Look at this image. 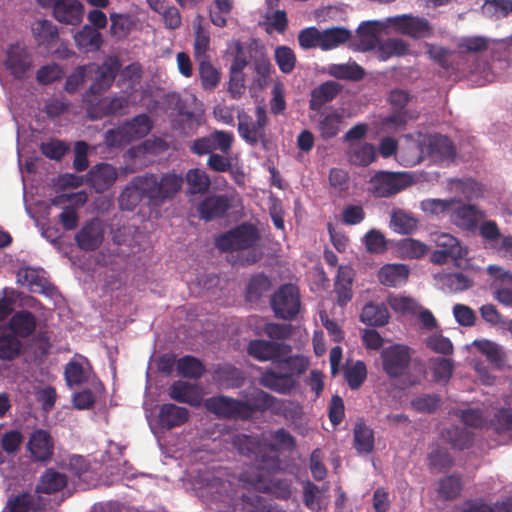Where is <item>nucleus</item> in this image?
Listing matches in <instances>:
<instances>
[{"mask_svg":"<svg viewBox=\"0 0 512 512\" xmlns=\"http://www.w3.org/2000/svg\"><path fill=\"white\" fill-rule=\"evenodd\" d=\"M184 178L175 172L158 177L153 173L133 177L121 192L118 202L121 210L133 211L142 199L150 205L160 206L172 200L181 190Z\"/></svg>","mask_w":512,"mask_h":512,"instance_id":"f257e3e1","label":"nucleus"},{"mask_svg":"<svg viewBox=\"0 0 512 512\" xmlns=\"http://www.w3.org/2000/svg\"><path fill=\"white\" fill-rule=\"evenodd\" d=\"M200 496L211 510L232 512L239 498L246 501L245 494H239V485L216 476L206 477Z\"/></svg>","mask_w":512,"mask_h":512,"instance_id":"f03ea898","label":"nucleus"},{"mask_svg":"<svg viewBox=\"0 0 512 512\" xmlns=\"http://www.w3.org/2000/svg\"><path fill=\"white\" fill-rule=\"evenodd\" d=\"M86 67L87 74H91L94 77L88 91L83 95V101L91 103L90 96L102 95L112 86L120 72L121 63L118 57L109 56L101 64L89 63Z\"/></svg>","mask_w":512,"mask_h":512,"instance_id":"7ed1b4c3","label":"nucleus"},{"mask_svg":"<svg viewBox=\"0 0 512 512\" xmlns=\"http://www.w3.org/2000/svg\"><path fill=\"white\" fill-rule=\"evenodd\" d=\"M260 240L258 229L249 223H242L215 239V246L221 252H234L254 247Z\"/></svg>","mask_w":512,"mask_h":512,"instance_id":"20e7f679","label":"nucleus"},{"mask_svg":"<svg viewBox=\"0 0 512 512\" xmlns=\"http://www.w3.org/2000/svg\"><path fill=\"white\" fill-rule=\"evenodd\" d=\"M407 172L377 171L368 181V192L375 198H389L412 184Z\"/></svg>","mask_w":512,"mask_h":512,"instance_id":"39448f33","label":"nucleus"},{"mask_svg":"<svg viewBox=\"0 0 512 512\" xmlns=\"http://www.w3.org/2000/svg\"><path fill=\"white\" fill-rule=\"evenodd\" d=\"M205 409L219 419L247 421L250 408L243 400L225 395L209 397L204 402Z\"/></svg>","mask_w":512,"mask_h":512,"instance_id":"423d86ee","label":"nucleus"},{"mask_svg":"<svg viewBox=\"0 0 512 512\" xmlns=\"http://www.w3.org/2000/svg\"><path fill=\"white\" fill-rule=\"evenodd\" d=\"M268 116L262 106L255 109V120L247 114L238 116V133L249 145L256 146L259 142H266V126Z\"/></svg>","mask_w":512,"mask_h":512,"instance_id":"0eeeda50","label":"nucleus"},{"mask_svg":"<svg viewBox=\"0 0 512 512\" xmlns=\"http://www.w3.org/2000/svg\"><path fill=\"white\" fill-rule=\"evenodd\" d=\"M271 308L277 318L283 320L294 319L300 310V294L292 284L281 285L271 297Z\"/></svg>","mask_w":512,"mask_h":512,"instance_id":"6e6552de","label":"nucleus"},{"mask_svg":"<svg viewBox=\"0 0 512 512\" xmlns=\"http://www.w3.org/2000/svg\"><path fill=\"white\" fill-rule=\"evenodd\" d=\"M380 358L383 371L390 378H399L407 374L411 363L409 347L401 344H394L384 348L381 351Z\"/></svg>","mask_w":512,"mask_h":512,"instance_id":"1a4fd4ad","label":"nucleus"},{"mask_svg":"<svg viewBox=\"0 0 512 512\" xmlns=\"http://www.w3.org/2000/svg\"><path fill=\"white\" fill-rule=\"evenodd\" d=\"M234 142V135L225 130H214L210 134L196 138L190 145V151L197 155H210L215 151L229 154Z\"/></svg>","mask_w":512,"mask_h":512,"instance_id":"9d476101","label":"nucleus"},{"mask_svg":"<svg viewBox=\"0 0 512 512\" xmlns=\"http://www.w3.org/2000/svg\"><path fill=\"white\" fill-rule=\"evenodd\" d=\"M5 67L18 80L28 77L33 68V55L24 43L9 45L6 52Z\"/></svg>","mask_w":512,"mask_h":512,"instance_id":"9b49d317","label":"nucleus"},{"mask_svg":"<svg viewBox=\"0 0 512 512\" xmlns=\"http://www.w3.org/2000/svg\"><path fill=\"white\" fill-rule=\"evenodd\" d=\"M479 235L487 248L501 257L512 260V235H502L495 221H483L479 227Z\"/></svg>","mask_w":512,"mask_h":512,"instance_id":"f8f14e48","label":"nucleus"},{"mask_svg":"<svg viewBox=\"0 0 512 512\" xmlns=\"http://www.w3.org/2000/svg\"><path fill=\"white\" fill-rule=\"evenodd\" d=\"M388 22L396 32L413 39H424L433 35V27L424 17L403 14L388 18Z\"/></svg>","mask_w":512,"mask_h":512,"instance_id":"ddd939ff","label":"nucleus"},{"mask_svg":"<svg viewBox=\"0 0 512 512\" xmlns=\"http://www.w3.org/2000/svg\"><path fill=\"white\" fill-rule=\"evenodd\" d=\"M248 354L258 361L277 362L292 351L290 345L284 342L255 339L250 341Z\"/></svg>","mask_w":512,"mask_h":512,"instance_id":"4468645a","label":"nucleus"},{"mask_svg":"<svg viewBox=\"0 0 512 512\" xmlns=\"http://www.w3.org/2000/svg\"><path fill=\"white\" fill-rule=\"evenodd\" d=\"M486 218L484 210L473 204H465L462 201L456 204L450 213V222L464 231L479 229V223Z\"/></svg>","mask_w":512,"mask_h":512,"instance_id":"2eb2a0df","label":"nucleus"},{"mask_svg":"<svg viewBox=\"0 0 512 512\" xmlns=\"http://www.w3.org/2000/svg\"><path fill=\"white\" fill-rule=\"evenodd\" d=\"M487 272L493 278L491 287L494 299L512 307V273L497 265H489Z\"/></svg>","mask_w":512,"mask_h":512,"instance_id":"dca6fc26","label":"nucleus"},{"mask_svg":"<svg viewBox=\"0 0 512 512\" xmlns=\"http://www.w3.org/2000/svg\"><path fill=\"white\" fill-rule=\"evenodd\" d=\"M104 240V229L99 219L87 221L75 235L78 247L83 251H94Z\"/></svg>","mask_w":512,"mask_h":512,"instance_id":"f3484780","label":"nucleus"},{"mask_svg":"<svg viewBox=\"0 0 512 512\" xmlns=\"http://www.w3.org/2000/svg\"><path fill=\"white\" fill-rule=\"evenodd\" d=\"M117 176V171L111 164L98 163L85 175V182L97 193H103L115 183Z\"/></svg>","mask_w":512,"mask_h":512,"instance_id":"a211bd4d","label":"nucleus"},{"mask_svg":"<svg viewBox=\"0 0 512 512\" xmlns=\"http://www.w3.org/2000/svg\"><path fill=\"white\" fill-rule=\"evenodd\" d=\"M231 208L227 195L206 196L197 206L199 217L204 221H212L223 217Z\"/></svg>","mask_w":512,"mask_h":512,"instance_id":"6ab92c4d","label":"nucleus"},{"mask_svg":"<svg viewBox=\"0 0 512 512\" xmlns=\"http://www.w3.org/2000/svg\"><path fill=\"white\" fill-rule=\"evenodd\" d=\"M27 448L34 461L47 462L53 456L54 444L52 437L45 430H36L31 434Z\"/></svg>","mask_w":512,"mask_h":512,"instance_id":"aec40b11","label":"nucleus"},{"mask_svg":"<svg viewBox=\"0 0 512 512\" xmlns=\"http://www.w3.org/2000/svg\"><path fill=\"white\" fill-rule=\"evenodd\" d=\"M53 16L60 23L78 25L83 20L84 6L79 0H56Z\"/></svg>","mask_w":512,"mask_h":512,"instance_id":"412c9836","label":"nucleus"},{"mask_svg":"<svg viewBox=\"0 0 512 512\" xmlns=\"http://www.w3.org/2000/svg\"><path fill=\"white\" fill-rule=\"evenodd\" d=\"M345 117L339 109L330 108L319 114L317 129L322 140L335 138L341 131Z\"/></svg>","mask_w":512,"mask_h":512,"instance_id":"4be33fe9","label":"nucleus"},{"mask_svg":"<svg viewBox=\"0 0 512 512\" xmlns=\"http://www.w3.org/2000/svg\"><path fill=\"white\" fill-rule=\"evenodd\" d=\"M342 89L343 86L340 83L332 80L320 84L311 92L309 109L319 112L324 105L332 102Z\"/></svg>","mask_w":512,"mask_h":512,"instance_id":"5701e85b","label":"nucleus"},{"mask_svg":"<svg viewBox=\"0 0 512 512\" xmlns=\"http://www.w3.org/2000/svg\"><path fill=\"white\" fill-rule=\"evenodd\" d=\"M169 397L179 403L197 407L201 403V393L197 385L178 380L172 383L168 391Z\"/></svg>","mask_w":512,"mask_h":512,"instance_id":"b1692460","label":"nucleus"},{"mask_svg":"<svg viewBox=\"0 0 512 512\" xmlns=\"http://www.w3.org/2000/svg\"><path fill=\"white\" fill-rule=\"evenodd\" d=\"M11 333L17 338H28L36 330L37 320L35 315L28 310L16 311L8 322Z\"/></svg>","mask_w":512,"mask_h":512,"instance_id":"393cba45","label":"nucleus"},{"mask_svg":"<svg viewBox=\"0 0 512 512\" xmlns=\"http://www.w3.org/2000/svg\"><path fill=\"white\" fill-rule=\"evenodd\" d=\"M44 508L43 499L29 492H22L9 497L6 504L8 512H41Z\"/></svg>","mask_w":512,"mask_h":512,"instance_id":"a878e982","label":"nucleus"},{"mask_svg":"<svg viewBox=\"0 0 512 512\" xmlns=\"http://www.w3.org/2000/svg\"><path fill=\"white\" fill-rule=\"evenodd\" d=\"M189 419V410L172 403H165L160 407L158 422L162 428L172 429L186 423Z\"/></svg>","mask_w":512,"mask_h":512,"instance_id":"bb28decb","label":"nucleus"},{"mask_svg":"<svg viewBox=\"0 0 512 512\" xmlns=\"http://www.w3.org/2000/svg\"><path fill=\"white\" fill-rule=\"evenodd\" d=\"M17 283L28 288L33 293H48L50 290L49 281L40 274L37 269L22 267L17 272Z\"/></svg>","mask_w":512,"mask_h":512,"instance_id":"cd10ccee","label":"nucleus"},{"mask_svg":"<svg viewBox=\"0 0 512 512\" xmlns=\"http://www.w3.org/2000/svg\"><path fill=\"white\" fill-rule=\"evenodd\" d=\"M353 447L360 455H368L374 451V430L363 420L356 422L353 428Z\"/></svg>","mask_w":512,"mask_h":512,"instance_id":"c85d7f7f","label":"nucleus"},{"mask_svg":"<svg viewBox=\"0 0 512 512\" xmlns=\"http://www.w3.org/2000/svg\"><path fill=\"white\" fill-rule=\"evenodd\" d=\"M259 383L272 391L280 394L289 393L295 387V379L290 374L277 373L266 370L259 378Z\"/></svg>","mask_w":512,"mask_h":512,"instance_id":"c756f323","label":"nucleus"},{"mask_svg":"<svg viewBox=\"0 0 512 512\" xmlns=\"http://www.w3.org/2000/svg\"><path fill=\"white\" fill-rule=\"evenodd\" d=\"M213 379L226 389L239 388L245 382L244 373L230 364L219 365L213 372Z\"/></svg>","mask_w":512,"mask_h":512,"instance_id":"7c9ffc66","label":"nucleus"},{"mask_svg":"<svg viewBox=\"0 0 512 512\" xmlns=\"http://www.w3.org/2000/svg\"><path fill=\"white\" fill-rule=\"evenodd\" d=\"M426 149L428 154L433 158L453 159L456 154V149L453 142L444 135L432 134L427 138Z\"/></svg>","mask_w":512,"mask_h":512,"instance_id":"2f4dec72","label":"nucleus"},{"mask_svg":"<svg viewBox=\"0 0 512 512\" xmlns=\"http://www.w3.org/2000/svg\"><path fill=\"white\" fill-rule=\"evenodd\" d=\"M389 226L398 234L409 235L417 230L418 219L411 212L395 208L391 211Z\"/></svg>","mask_w":512,"mask_h":512,"instance_id":"473e14b6","label":"nucleus"},{"mask_svg":"<svg viewBox=\"0 0 512 512\" xmlns=\"http://www.w3.org/2000/svg\"><path fill=\"white\" fill-rule=\"evenodd\" d=\"M185 181L187 184V194L205 195L211 187L210 176L200 168H192L186 172Z\"/></svg>","mask_w":512,"mask_h":512,"instance_id":"72a5a7b5","label":"nucleus"},{"mask_svg":"<svg viewBox=\"0 0 512 512\" xmlns=\"http://www.w3.org/2000/svg\"><path fill=\"white\" fill-rule=\"evenodd\" d=\"M389 319L390 315L384 304L369 302L365 304L360 314L361 322L373 327L384 326L389 322Z\"/></svg>","mask_w":512,"mask_h":512,"instance_id":"f704fd0d","label":"nucleus"},{"mask_svg":"<svg viewBox=\"0 0 512 512\" xmlns=\"http://www.w3.org/2000/svg\"><path fill=\"white\" fill-rule=\"evenodd\" d=\"M330 76L352 82L361 81L365 77V70L356 62H348L343 64H330L327 68Z\"/></svg>","mask_w":512,"mask_h":512,"instance_id":"c9c22d12","label":"nucleus"},{"mask_svg":"<svg viewBox=\"0 0 512 512\" xmlns=\"http://www.w3.org/2000/svg\"><path fill=\"white\" fill-rule=\"evenodd\" d=\"M75 43L85 52L97 51L103 44L101 33L90 25H84L74 36Z\"/></svg>","mask_w":512,"mask_h":512,"instance_id":"e433bc0d","label":"nucleus"},{"mask_svg":"<svg viewBox=\"0 0 512 512\" xmlns=\"http://www.w3.org/2000/svg\"><path fill=\"white\" fill-rule=\"evenodd\" d=\"M33 36L39 46L50 47L58 40V28L49 20H38L32 26Z\"/></svg>","mask_w":512,"mask_h":512,"instance_id":"4c0bfd02","label":"nucleus"},{"mask_svg":"<svg viewBox=\"0 0 512 512\" xmlns=\"http://www.w3.org/2000/svg\"><path fill=\"white\" fill-rule=\"evenodd\" d=\"M22 349V342L5 327L0 326V359L14 360L21 354Z\"/></svg>","mask_w":512,"mask_h":512,"instance_id":"58836bf2","label":"nucleus"},{"mask_svg":"<svg viewBox=\"0 0 512 512\" xmlns=\"http://www.w3.org/2000/svg\"><path fill=\"white\" fill-rule=\"evenodd\" d=\"M442 438L453 448L463 450L470 447L474 440V435L466 428L452 425L441 432Z\"/></svg>","mask_w":512,"mask_h":512,"instance_id":"ea45409f","label":"nucleus"},{"mask_svg":"<svg viewBox=\"0 0 512 512\" xmlns=\"http://www.w3.org/2000/svg\"><path fill=\"white\" fill-rule=\"evenodd\" d=\"M376 53L381 61L391 57H401L409 54V44L400 38H389L377 45Z\"/></svg>","mask_w":512,"mask_h":512,"instance_id":"a19ab883","label":"nucleus"},{"mask_svg":"<svg viewBox=\"0 0 512 512\" xmlns=\"http://www.w3.org/2000/svg\"><path fill=\"white\" fill-rule=\"evenodd\" d=\"M334 291L337 295V304L341 307L346 306L351 301L352 292V277L350 271L340 267L334 283Z\"/></svg>","mask_w":512,"mask_h":512,"instance_id":"79ce46f5","label":"nucleus"},{"mask_svg":"<svg viewBox=\"0 0 512 512\" xmlns=\"http://www.w3.org/2000/svg\"><path fill=\"white\" fill-rule=\"evenodd\" d=\"M379 32V24L376 21H367L359 25L357 34L359 37L358 49L366 52L374 50L378 44L377 33Z\"/></svg>","mask_w":512,"mask_h":512,"instance_id":"37998d69","label":"nucleus"},{"mask_svg":"<svg viewBox=\"0 0 512 512\" xmlns=\"http://www.w3.org/2000/svg\"><path fill=\"white\" fill-rule=\"evenodd\" d=\"M409 271L403 264L386 265L379 271V280L385 286L396 287L403 284Z\"/></svg>","mask_w":512,"mask_h":512,"instance_id":"c03bdc74","label":"nucleus"},{"mask_svg":"<svg viewBox=\"0 0 512 512\" xmlns=\"http://www.w3.org/2000/svg\"><path fill=\"white\" fill-rule=\"evenodd\" d=\"M177 372L187 379H200L205 373V366L198 358L186 355L177 360Z\"/></svg>","mask_w":512,"mask_h":512,"instance_id":"a18cd8bd","label":"nucleus"},{"mask_svg":"<svg viewBox=\"0 0 512 512\" xmlns=\"http://www.w3.org/2000/svg\"><path fill=\"white\" fill-rule=\"evenodd\" d=\"M67 484L64 474L54 470H47L40 478L36 491L39 493L52 494L62 490Z\"/></svg>","mask_w":512,"mask_h":512,"instance_id":"49530a36","label":"nucleus"},{"mask_svg":"<svg viewBox=\"0 0 512 512\" xmlns=\"http://www.w3.org/2000/svg\"><path fill=\"white\" fill-rule=\"evenodd\" d=\"M198 74L203 90L212 92L221 82V72L209 61L197 63Z\"/></svg>","mask_w":512,"mask_h":512,"instance_id":"de8ad7c7","label":"nucleus"},{"mask_svg":"<svg viewBox=\"0 0 512 512\" xmlns=\"http://www.w3.org/2000/svg\"><path fill=\"white\" fill-rule=\"evenodd\" d=\"M210 34L199 24L195 29L193 57L197 63L211 60Z\"/></svg>","mask_w":512,"mask_h":512,"instance_id":"09e8293b","label":"nucleus"},{"mask_svg":"<svg viewBox=\"0 0 512 512\" xmlns=\"http://www.w3.org/2000/svg\"><path fill=\"white\" fill-rule=\"evenodd\" d=\"M351 38V32L344 27H333L321 32L320 48L330 50L346 43Z\"/></svg>","mask_w":512,"mask_h":512,"instance_id":"8fccbe9b","label":"nucleus"},{"mask_svg":"<svg viewBox=\"0 0 512 512\" xmlns=\"http://www.w3.org/2000/svg\"><path fill=\"white\" fill-rule=\"evenodd\" d=\"M273 414L283 417L286 421L295 423L303 416L302 406L292 400L277 399L273 407Z\"/></svg>","mask_w":512,"mask_h":512,"instance_id":"3c124183","label":"nucleus"},{"mask_svg":"<svg viewBox=\"0 0 512 512\" xmlns=\"http://www.w3.org/2000/svg\"><path fill=\"white\" fill-rule=\"evenodd\" d=\"M276 398L271 394L258 390L256 391L250 400L244 401V403L250 408L249 416L247 417V421L252 419L256 412H265L267 410H271L273 413V407L275 404Z\"/></svg>","mask_w":512,"mask_h":512,"instance_id":"603ef678","label":"nucleus"},{"mask_svg":"<svg viewBox=\"0 0 512 512\" xmlns=\"http://www.w3.org/2000/svg\"><path fill=\"white\" fill-rule=\"evenodd\" d=\"M430 370L436 383L447 384L453 375L454 364L449 358L435 357L430 360Z\"/></svg>","mask_w":512,"mask_h":512,"instance_id":"864d4df0","label":"nucleus"},{"mask_svg":"<svg viewBox=\"0 0 512 512\" xmlns=\"http://www.w3.org/2000/svg\"><path fill=\"white\" fill-rule=\"evenodd\" d=\"M474 345L494 368L501 369L504 366L505 353L499 345L488 340L475 341Z\"/></svg>","mask_w":512,"mask_h":512,"instance_id":"5fc2aeb1","label":"nucleus"},{"mask_svg":"<svg viewBox=\"0 0 512 512\" xmlns=\"http://www.w3.org/2000/svg\"><path fill=\"white\" fill-rule=\"evenodd\" d=\"M376 158L375 147L371 143L351 146L349 151L350 162L356 166L366 167Z\"/></svg>","mask_w":512,"mask_h":512,"instance_id":"6e6d98bb","label":"nucleus"},{"mask_svg":"<svg viewBox=\"0 0 512 512\" xmlns=\"http://www.w3.org/2000/svg\"><path fill=\"white\" fill-rule=\"evenodd\" d=\"M131 141L145 137L151 130L150 118L146 114L135 116L131 121L123 123Z\"/></svg>","mask_w":512,"mask_h":512,"instance_id":"4d7b16f0","label":"nucleus"},{"mask_svg":"<svg viewBox=\"0 0 512 512\" xmlns=\"http://www.w3.org/2000/svg\"><path fill=\"white\" fill-rule=\"evenodd\" d=\"M278 367L284 370V374L301 375L308 369L309 361L302 355L289 356V354L277 361Z\"/></svg>","mask_w":512,"mask_h":512,"instance_id":"13d9d810","label":"nucleus"},{"mask_svg":"<svg viewBox=\"0 0 512 512\" xmlns=\"http://www.w3.org/2000/svg\"><path fill=\"white\" fill-rule=\"evenodd\" d=\"M271 288L270 279L263 273L253 275L247 285L246 297L248 301H257Z\"/></svg>","mask_w":512,"mask_h":512,"instance_id":"bf43d9fd","label":"nucleus"},{"mask_svg":"<svg viewBox=\"0 0 512 512\" xmlns=\"http://www.w3.org/2000/svg\"><path fill=\"white\" fill-rule=\"evenodd\" d=\"M459 54H478L489 47V39L484 36H465L458 42Z\"/></svg>","mask_w":512,"mask_h":512,"instance_id":"052dcab7","label":"nucleus"},{"mask_svg":"<svg viewBox=\"0 0 512 512\" xmlns=\"http://www.w3.org/2000/svg\"><path fill=\"white\" fill-rule=\"evenodd\" d=\"M429 467L436 472H442L452 467L453 458L446 448L436 446L428 455Z\"/></svg>","mask_w":512,"mask_h":512,"instance_id":"680f3d73","label":"nucleus"},{"mask_svg":"<svg viewBox=\"0 0 512 512\" xmlns=\"http://www.w3.org/2000/svg\"><path fill=\"white\" fill-rule=\"evenodd\" d=\"M460 198L450 199H427L422 201L421 208L424 212L432 215H440L444 213H451V210L456 204H460Z\"/></svg>","mask_w":512,"mask_h":512,"instance_id":"e2e57ef3","label":"nucleus"},{"mask_svg":"<svg viewBox=\"0 0 512 512\" xmlns=\"http://www.w3.org/2000/svg\"><path fill=\"white\" fill-rule=\"evenodd\" d=\"M234 7V0H214V8H210L211 22L220 28L227 25L226 15H229Z\"/></svg>","mask_w":512,"mask_h":512,"instance_id":"0e129e2a","label":"nucleus"},{"mask_svg":"<svg viewBox=\"0 0 512 512\" xmlns=\"http://www.w3.org/2000/svg\"><path fill=\"white\" fill-rule=\"evenodd\" d=\"M128 103V98L125 96L105 97L99 101L98 109L102 116L116 115L126 109Z\"/></svg>","mask_w":512,"mask_h":512,"instance_id":"69168bd1","label":"nucleus"},{"mask_svg":"<svg viewBox=\"0 0 512 512\" xmlns=\"http://www.w3.org/2000/svg\"><path fill=\"white\" fill-rule=\"evenodd\" d=\"M345 380L352 390L362 386L367 377L366 365L363 361H357L344 371Z\"/></svg>","mask_w":512,"mask_h":512,"instance_id":"338daca9","label":"nucleus"},{"mask_svg":"<svg viewBox=\"0 0 512 512\" xmlns=\"http://www.w3.org/2000/svg\"><path fill=\"white\" fill-rule=\"evenodd\" d=\"M491 425L496 433L512 437V410L508 408L498 409L491 420Z\"/></svg>","mask_w":512,"mask_h":512,"instance_id":"774afa93","label":"nucleus"}]
</instances>
